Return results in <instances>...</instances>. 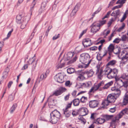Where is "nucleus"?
<instances>
[{
	"instance_id": "nucleus-45",
	"label": "nucleus",
	"mask_w": 128,
	"mask_h": 128,
	"mask_svg": "<svg viewBox=\"0 0 128 128\" xmlns=\"http://www.w3.org/2000/svg\"><path fill=\"white\" fill-rule=\"evenodd\" d=\"M72 103V102H71L70 103L66 105V108L64 110V112L67 111L68 109L71 107Z\"/></svg>"
},
{
	"instance_id": "nucleus-4",
	"label": "nucleus",
	"mask_w": 128,
	"mask_h": 128,
	"mask_svg": "<svg viewBox=\"0 0 128 128\" xmlns=\"http://www.w3.org/2000/svg\"><path fill=\"white\" fill-rule=\"evenodd\" d=\"M97 70L96 71V74L98 78L100 80H102L103 76L104 75L103 73V70L102 68L100 69V66H97L96 67Z\"/></svg>"
},
{
	"instance_id": "nucleus-8",
	"label": "nucleus",
	"mask_w": 128,
	"mask_h": 128,
	"mask_svg": "<svg viewBox=\"0 0 128 128\" xmlns=\"http://www.w3.org/2000/svg\"><path fill=\"white\" fill-rule=\"evenodd\" d=\"M30 18L29 17L26 16L24 17L22 20L21 24H22L20 26L21 29H24L26 27L28 21L30 20Z\"/></svg>"
},
{
	"instance_id": "nucleus-56",
	"label": "nucleus",
	"mask_w": 128,
	"mask_h": 128,
	"mask_svg": "<svg viewBox=\"0 0 128 128\" xmlns=\"http://www.w3.org/2000/svg\"><path fill=\"white\" fill-rule=\"evenodd\" d=\"M128 111V109L126 108L122 110L121 112L124 115L125 114H126Z\"/></svg>"
},
{
	"instance_id": "nucleus-24",
	"label": "nucleus",
	"mask_w": 128,
	"mask_h": 128,
	"mask_svg": "<svg viewBox=\"0 0 128 128\" xmlns=\"http://www.w3.org/2000/svg\"><path fill=\"white\" fill-rule=\"evenodd\" d=\"M111 90L112 91H113L114 92H115V91L118 92V94L116 93V95L117 96L119 97L120 94L121 93L119 89L117 88L116 87H114L112 88H111Z\"/></svg>"
},
{
	"instance_id": "nucleus-52",
	"label": "nucleus",
	"mask_w": 128,
	"mask_h": 128,
	"mask_svg": "<svg viewBox=\"0 0 128 128\" xmlns=\"http://www.w3.org/2000/svg\"><path fill=\"white\" fill-rule=\"evenodd\" d=\"M121 38V40L123 41H125L126 40L127 37L126 34H124L122 35Z\"/></svg>"
},
{
	"instance_id": "nucleus-48",
	"label": "nucleus",
	"mask_w": 128,
	"mask_h": 128,
	"mask_svg": "<svg viewBox=\"0 0 128 128\" xmlns=\"http://www.w3.org/2000/svg\"><path fill=\"white\" fill-rule=\"evenodd\" d=\"M80 4H77L75 6L73 10H74L76 12L80 8Z\"/></svg>"
},
{
	"instance_id": "nucleus-3",
	"label": "nucleus",
	"mask_w": 128,
	"mask_h": 128,
	"mask_svg": "<svg viewBox=\"0 0 128 128\" xmlns=\"http://www.w3.org/2000/svg\"><path fill=\"white\" fill-rule=\"evenodd\" d=\"M91 27V32L93 34L96 33L100 29V28L98 24V23L97 22L93 23L90 26Z\"/></svg>"
},
{
	"instance_id": "nucleus-5",
	"label": "nucleus",
	"mask_w": 128,
	"mask_h": 128,
	"mask_svg": "<svg viewBox=\"0 0 128 128\" xmlns=\"http://www.w3.org/2000/svg\"><path fill=\"white\" fill-rule=\"evenodd\" d=\"M118 70L116 68L111 69V71L110 72L108 76V78L109 79L115 78L117 76Z\"/></svg>"
},
{
	"instance_id": "nucleus-29",
	"label": "nucleus",
	"mask_w": 128,
	"mask_h": 128,
	"mask_svg": "<svg viewBox=\"0 0 128 128\" xmlns=\"http://www.w3.org/2000/svg\"><path fill=\"white\" fill-rule=\"evenodd\" d=\"M110 32L109 30L107 31L106 30H105L102 33L101 35L102 36H104V38H106Z\"/></svg>"
},
{
	"instance_id": "nucleus-42",
	"label": "nucleus",
	"mask_w": 128,
	"mask_h": 128,
	"mask_svg": "<svg viewBox=\"0 0 128 128\" xmlns=\"http://www.w3.org/2000/svg\"><path fill=\"white\" fill-rule=\"evenodd\" d=\"M14 98V96H13L12 95V94H11L9 96L8 101L9 102L12 101L13 100Z\"/></svg>"
},
{
	"instance_id": "nucleus-14",
	"label": "nucleus",
	"mask_w": 128,
	"mask_h": 128,
	"mask_svg": "<svg viewBox=\"0 0 128 128\" xmlns=\"http://www.w3.org/2000/svg\"><path fill=\"white\" fill-rule=\"evenodd\" d=\"M50 122L52 124H55L56 123L59 119L56 118L54 116L51 115V114H50Z\"/></svg>"
},
{
	"instance_id": "nucleus-11",
	"label": "nucleus",
	"mask_w": 128,
	"mask_h": 128,
	"mask_svg": "<svg viewBox=\"0 0 128 128\" xmlns=\"http://www.w3.org/2000/svg\"><path fill=\"white\" fill-rule=\"evenodd\" d=\"M99 102L97 100H91L89 102V105L91 108H94L97 106Z\"/></svg>"
},
{
	"instance_id": "nucleus-22",
	"label": "nucleus",
	"mask_w": 128,
	"mask_h": 128,
	"mask_svg": "<svg viewBox=\"0 0 128 128\" xmlns=\"http://www.w3.org/2000/svg\"><path fill=\"white\" fill-rule=\"evenodd\" d=\"M47 76L44 73L42 74L40 76L39 80L38 79L39 77L38 78V79L36 80V82H38L39 83L41 81L45 79L46 78Z\"/></svg>"
},
{
	"instance_id": "nucleus-21",
	"label": "nucleus",
	"mask_w": 128,
	"mask_h": 128,
	"mask_svg": "<svg viewBox=\"0 0 128 128\" xmlns=\"http://www.w3.org/2000/svg\"><path fill=\"white\" fill-rule=\"evenodd\" d=\"M111 69H112L110 68L107 67L104 69V70L103 71V73L104 74V75H107V76L108 78V76L111 71Z\"/></svg>"
},
{
	"instance_id": "nucleus-36",
	"label": "nucleus",
	"mask_w": 128,
	"mask_h": 128,
	"mask_svg": "<svg viewBox=\"0 0 128 128\" xmlns=\"http://www.w3.org/2000/svg\"><path fill=\"white\" fill-rule=\"evenodd\" d=\"M120 78L124 80H128V74L124 73L122 75Z\"/></svg>"
},
{
	"instance_id": "nucleus-53",
	"label": "nucleus",
	"mask_w": 128,
	"mask_h": 128,
	"mask_svg": "<svg viewBox=\"0 0 128 128\" xmlns=\"http://www.w3.org/2000/svg\"><path fill=\"white\" fill-rule=\"evenodd\" d=\"M128 86V81H125L123 82V83L122 86L126 88Z\"/></svg>"
},
{
	"instance_id": "nucleus-51",
	"label": "nucleus",
	"mask_w": 128,
	"mask_h": 128,
	"mask_svg": "<svg viewBox=\"0 0 128 128\" xmlns=\"http://www.w3.org/2000/svg\"><path fill=\"white\" fill-rule=\"evenodd\" d=\"M106 22V21L105 20H104L102 21H100L99 23H98V24L99 26L100 27L103 25L105 24Z\"/></svg>"
},
{
	"instance_id": "nucleus-19",
	"label": "nucleus",
	"mask_w": 128,
	"mask_h": 128,
	"mask_svg": "<svg viewBox=\"0 0 128 128\" xmlns=\"http://www.w3.org/2000/svg\"><path fill=\"white\" fill-rule=\"evenodd\" d=\"M124 115L121 112H120L112 120L113 122H118L120 118Z\"/></svg>"
},
{
	"instance_id": "nucleus-10",
	"label": "nucleus",
	"mask_w": 128,
	"mask_h": 128,
	"mask_svg": "<svg viewBox=\"0 0 128 128\" xmlns=\"http://www.w3.org/2000/svg\"><path fill=\"white\" fill-rule=\"evenodd\" d=\"M82 44L84 47H87L91 45L92 44L91 40L89 38H85L83 40Z\"/></svg>"
},
{
	"instance_id": "nucleus-44",
	"label": "nucleus",
	"mask_w": 128,
	"mask_h": 128,
	"mask_svg": "<svg viewBox=\"0 0 128 128\" xmlns=\"http://www.w3.org/2000/svg\"><path fill=\"white\" fill-rule=\"evenodd\" d=\"M116 62L115 60H112L110 61L108 64V65L112 66L115 64Z\"/></svg>"
},
{
	"instance_id": "nucleus-39",
	"label": "nucleus",
	"mask_w": 128,
	"mask_h": 128,
	"mask_svg": "<svg viewBox=\"0 0 128 128\" xmlns=\"http://www.w3.org/2000/svg\"><path fill=\"white\" fill-rule=\"evenodd\" d=\"M108 51L113 52L114 49V46L112 44H110L108 48Z\"/></svg>"
},
{
	"instance_id": "nucleus-31",
	"label": "nucleus",
	"mask_w": 128,
	"mask_h": 128,
	"mask_svg": "<svg viewBox=\"0 0 128 128\" xmlns=\"http://www.w3.org/2000/svg\"><path fill=\"white\" fill-rule=\"evenodd\" d=\"M113 115H105L103 116V118L105 121L106 120H108L110 119H111L113 117Z\"/></svg>"
},
{
	"instance_id": "nucleus-63",
	"label": "nucleus",
	"mask_w": 128,
	"mask_h": 128,
	"mask_svg": "<svg viewBox=\"0 0 128 128\" xmlns=\"http://www.w3.org/2000/svg\"><path fill=\"white\" fill-rule=\"evenodd\" d=\"M60 34H58L57 36L56 35L54 36H53L52 38V40H54L58 39L60 37Z\"/></svg>"
},
{
	"instance_id": "nucleus-27",
	"label": "nucleus",
	"mask_w": 128,
	"mask_h": 128,
	"mask_svg": "<svg viewBox=\"0 0 128 128\" xmlns=\"http://www.w3.org/2000/svg\"><path fill=\"white\" fill-rule=\"evenodd\" d=\"M116 80L118 85L119 86H122L123 83V81L122 80L120 79V78H116Z\"/></svg>"
},
{
	"instance_id": "nucleus-54",
	"label": "nucleus",
	"mask_w": 128,
	"mask_h": 128,
	"mask_svg": "<svg viewBox=\"0 0 128 128\" xmlns=\"http://www.w3.org/2000/svg\"><path fill=\"white\" fill-rule=\"evenodd\" d=\"M76 50L78 52H81L82 50V48L80 46H78L76 48Z\"/></svg>"
},
{
	"instance_id": "nucleus-13",
	"label": "nucleus",
	"mask_w": 128,
	"mask_h": 128,
	"mask_svg": "<svg viewBox=\"0 0 128 128\" xmlns=\"http://www.w3.org/2000/svg\"><path fill=\"white\" fill-rule=\"evenodd\" d=\"M24 14H18L16 17V22L18 24H21L22 20H21L22 18L24 17Z\"/></svg>"
},
{
	"instance_id": "nucleus-28",
	"label": "nucleus",
	"mask_w": 128,
	"mask_h": 128,
	"mask_svg": "<svg viewBox=\"0 0 128 128\" xmlns=\"http://www.w3.org/2000/svg\"><path fill=\"white\" fill-rule=\"evenodd\" d=\"M113 84V82L112 81H111L106 84L103 87V88L104 89H107L110 86H112Z\"/></svg>"
},
{
	"instance_id": "nucleus-62",
	"label": "nucleus",
	"mask_w": 128,
	"mask_h": 128,
	"mask_svg": "<svg viewBox=\"0 0 128 128\" xmlns=\"http://www.w3.org/2000/svg\"><path fill=\"white\" fill-rule=\"evenodd\" d=\"M116 111V107H114L113 108H110L109 111L111 112H114Z\"/></svg>"
},
{
	"instance_id": "nucleus-60",
	"label": "nucleus",
	"mask_w": 128,
	"mask_h": 128,
	"mask_svg": "<svg viewBox=\"0 0 128 128\" xmlns=\"http://www.w3.org/2000/svg\"><path fill=\"white\" fill-rule=\"evenodd\" d=\"M103 57L102 55H100V54L97 56V58L98 60L100 61L101 60Z\"/></svg>"
},
{
	"instance_id": "nucleus-38",
	"label": "nucleus",
	"mask_w": 128,
	"mask_h": 128,
	"mask_svg": "<svg viewBox=\"0 0 128 128\" xmlns=\"http://www.w3.org/2000/svg\"><path fill=\"white\" fill-rule=\"evenodd\" d=\"M82 85L83 86L85 87H88L91 86L92 84L91 82H88L86 83H83Z\"/></svg>"
},
{
	"instance_id": "nucleus-49",
	"label": "nucleus",
	"mask_w": 128,
	"mask_h": 128,
	"mask_svg": "<svg viewBox=\"0 0 128 128\" xmlns=\"http://www.w3.org/2000/svg\"><path fill=\"white\" fill-rule=\"evenodd\" d=\"M72 85V83H70V80L66 81L65 82V85L66 86L70 87Z\"/></svg>"
},
{
	"instance_id": "nucleus-41",
	"label": "nucleus",
	"mask_w": 128,
	"mask_h": 128,
	"mask_svg": "<svg viewBox=\"0 0 128 128\" xmlns=\"http://www.w3.org/2000/svg\"><path fill=\"white\" fill-rule=\"evenodd\" d=\"M114 50H113V52L114 54H119L120 51V48H116L114 49Z\"/></svg>"
},
{
	"instance_id": "nucleus-37",
	"label": "nucleus",
	"mask_w": 128,
	"mask_h": 128,
	"mask_svg": "<svg viewBox=\"0 0 128 128\" xmlns=\"http://www.w3.org/2000/svg\"><path fill=\"white\" fill-rule=\"evenodd\" d=\"M75 71L74 68H68L67 70V72L69 74H71L74 73Z\"/></svg>"
},
{
	"instance_id": "nucleus-18",
	"label": "nucleus",
	"mask_w": 128,
	"mask_h": 128,
	"mask_svg": "<svg viewBox=\"0 0 128 128\" xmlns=\"http://www.w3.org/2000/svg\"><path fill=\"white\" fill-rule=\"evenodd\" d=\"M80 72V71H78L77 72V74H79L78 76L76 78L77 80L78 81H81L85 78V77L82 75V73Z\"/></svg>"
},
{
	"instance_id": "nucleus-15",
	"label": "nucleus",
	"mask_w": 128,
	"mask_h": 128,
	"mask_svg": "<svg viewBox=\"0 0 128 128\" xmlns=\"http://www.w3.org/2000/svg\"><path fill=\"white\" fill-rule=\"evenodd\" d=\"M64 55L62 58L60 60V63L56 66V68L59 69L61 68L64 66Z\"/></svg>"
},
{
	"instance_id": "nucleus-12",
	"label": "nucleus",
	"mask_w": 128,
	"mask_h": 128,
	"mask_svg": "<svg viewBox=\"0 0 128 128\" xmlns=\"http://www.w3.org/2000/svg\"><path fill=\"white\" fill-rule=\"evenodd\" d=\"M107 99L109 100V101L110 103H111L114 102L117 98L112 94H109L107 96Z\"/></svg>"
},
{
	"instance_id": "nucleus-64",
	"label": "nucleus",
	"mask_w": 128,
	"mask_h": 128,
	"mask_svg": "<svg viewBox=\"0 0 128 128\" xmlns=\"http://www.w3.org/2000/svg\"><path fill=\"white\" fill-rule=\"evenodd\" d=\"M35 59L34 58L33 60L31 62H30L31 60V59H30L27 62V63L28 64H32L33 62L35 61Z\"/></svg>"
},
{
	"instance_id": "nucleus-16",
	"label": "nucleus",
	"mask_w": 128,
	"mask_h": 128,
	"mask_svg": "<svg viewBox=\"0 0 128 128\" xmlns=\"http://www.w3.org/2000/svg\"><path fill=\"white\" fill-rule=\"evenodd\" d=\"M51 115L54 116L56 118L59 119L60 117L61 114L59 112L56 110H55L52 112L51 113Z\"/></svg>"
},
{
	"instance_id": "nucleus-1",
	"label": "nucleus",
	"mask_w": 128,
	"mask_h": 128,
	"mask_svg": "<svg viewBox=\"0 0 128 128\" xmlns=\"http://www.w3.org/2000/svg\"><path fill=\"white\" fill-rule=\"evenodd\" d=\"M90 58V55L87 53H84L80 54V60L84 64L82 66V67L86 68L88 66L92 61V60H89Z\"/></svg>"
},
{
	"instance_id": "nucleus-58",
	"label": "nucleus",
	"mask_w": 128,
	"mask_h": 128,
	"mask_svg": "<svg viewBox=\"0 0 128 128\" xmlns=\"http://www.w3.org/2000/svg\"><path fill=\"white\" fill-rule=\"evenodd\" d=\"M111 11H109L106 14L105 16L103 18H102V19L103 20L106 18L108 17L109 16L110 14L111 13Z\"/></svg>"
},
{
	"instance_id": "nucleus-46",
	"label": "nucleus",
	"mask_w": 128,
	"mask_h": 128,
	"mask_svg": "<svg viewBox=\"0 0 128 128\" xmlns=\"http://www.w3.org/2000/svg\"><path fill=\"white\" fill-rule=\"evenodd\" d=\"M13 29L12 28L11 30L10 31L8 32L7 35V37L5 38L3 40H4L6 39H7L10 36L12 32H13Z\"/></svg>"
},
{
	"instance_id": "nucleus-43",
	"label": "nucleus",
	"mask_w": 128,
	"mask_h": 128,
	"mask_svg": "<svg viewBox=\"0 0 128 128\" xmlns=\"http://www.w3.org/2000/svg\"><path fill=\"white\" fill-rule=\"evenodd\" d=\"M125 24L124 23H122V26L120 27L117 30V31L120 32L122 31L124 28L125 27Z\"/></svg>"
},
{
	"instance_id": "nucleus-20",
	"label": "nucleus",
	"mask_w": 128,
	"mask_h": 128,
	"mask_svg": "<svg viewBox=\"0 0 128 128\" xmlns=\"http://www.w3.org/2000/svg\"><path fill=\"white\" fill-rule=\"evenodd\" d=\"M128 53L125 50H123L121 56H123L122 57V60H126L128 58Z\"/></svg>"
},
{
	"instance_id": "nucleus-30",
	"label": "nucleus",
	"mask_w": 128,
	"mask_h": 128,
	"mask_svg": "<svg viewBox=\"0 0 128 128\" xmlns=\"http://www.w3.org/2000/svg\"><path fill=\"white\" fill-rule=\"evenodd\" d=\"M17 106V104L16 103L14 104L12 106L10 110V113H12L15 110Z\"/></svg>"
},
{
	"instance_id": "nucleus-55",
	"label": "nucleus",
	"mask_w": 128,
	"mask_h": 128,
	"mask_svg": "<svg viewBox=\"0 0 128 128\" xmlns=\"http://www.w3.org/2000/svg\"><path fill=\"white\" fill-rule=\"evenodd\" d=\"M121 40L120 38H115L113 41V42L114 43L118 44L120 42Z\"/></svg>"
},
{
	"instance_id": "nucleus-26",
	"label": "nucleus",
	"mask_w": 128,
	"mask_h": 128,
	"mask_svg": "<svg viewBox=\"0 0 128 128\" xmlns=\"http://www.w3.org/2000/svg\"><path fill=\"white\" fill-rule=\"evenodd\" d=\"M9 71V70L8 69V67H7L6 68L3 74V76H2V77L4 78H7Z\"/></svg>"
},
{
	"instance_id": "nucleus-35",
	"label": "nucleus",
	"mask_w": 128,
	"mask_h": 128,
	"mask_svg": "<svg viewBox=\"0 0 128 128\" xmlns=\"http://www.w3.org/2000/svg\"><path fill=\"white\" fill-rule=\"evenodd\" d=\"M72 102H73V104L75 106H78L79 104L80 100L78 98L75 99Z\"/></svg>"
},
{
	"instance_id": "nucleus-17",
	"label": "nucleus",
	"mask_w": 128,
	"mask_h": 128,
	"mask_svg": "<svg viewBox=\"0 0 128 128\" xmlns=\"http://www.w3.org/2000/svg\"><path fill=\"white\" fill-rule=\"evenodd\" d=\"M79 111L81 112V114L82 116H85L87 115L88 112V110L86 108H80Z\"/></svg>"
},
{
	"instance_id": "nucleus-6",
	"label": "nucleus",
	"mask_w": 128,
	"mask_h": 128,
	"mask_svg": "<svg viewBox=\"0 0 128 128\" xmlns=\"http://www.w3.org/2000/svg\"><path fill=\"white\" fill-rule=\"evenodd\" d=\"M64 76L61 74V73L57 74L54 77V79L57 82L60 83H62L64 82Z\"/></svg>"
},
{
	"instance_id": "nucleus-40",
	"label": "nucleus",
	"mask_w": 128,
	"mask_h": 128,
	"mask_svg": "<svg viewBox=\"0 0 128 128\" xmlns=\"http://www.w3.org/2000/svg\"><path fill=\"white\" fill-rule=\"evenodd\" d=\"M77 57L76 56H75L73 59L68 62V65H70V64H72L76 62L77 59Z\"/></svg>"
},
{
	"instance_id": "nucleus-32",
	"label": "nucleus",
	"mask_w": 128,
	"mask_h": 128,
	"mask_svg": "<svg viewBox=\"0 0 128 128\" xmlns=\"http://www.w3.org/2000/svg\"><path fill=\"white\" fill-rule=\"evenodd\" d=\"M75 54L74 52H68L66 54V55L67 56V59L68 60L71 58Z\"/></svg>"
},
{
	"instance_id": "nucleus-47",
	"label": "nucleus",
	"mask_w": 128,
	"mask_h": 128,
	"mask_svg": "<svg viewBox=\"0 0 128 128\" xmlns=\"http://www.w3.org/2000/svg\"><path fill=\"white\" fill-rule=\"evenodd\" d=\"M52 26H50L48 27V29L46 32L45 35L47 37L50 30L52 28Z\"/></svg>"
},
{
	"instance_id": "nucleus-59",
	"label": "nucleus",
	"mask_w": 128,
	"mask_h": 128,
	"mask_svg": "<svg viewBox=\"0 0 128 128\" xmlns=\"http://www.w3.org/2000/svg\"><path fill=\"white\" fill-rule=\"evenodd\" d=\"M126 0H118L116 2V4H123L125 2V1Z\"/></svg>"
},
{
	"instance_id": "nucleus-34",
	"label": "nucleus",
	"mask_w": 128,
	"mask_h": 128,
	"mask_svg": "<svg viewBox=\"0 0 128 128\" xmlns=\"http://www.w3.org/2000/svg\"><path fill=\"white\" fill-rule=\"evenodd\" d=\"M105 122V120L104 118H98L96 120V122L100 124L104 123Z\"/></svg>"
},
{
	"instance_id": "nucleus-7",
	"label": "nucleus",
	"mask_w": 128,
	"mask_h": 128,
	"mask_svg": "<svg viewBox=\"0 0 128 128\" xmlns=\"http://www.w3.org/2000/svg\"><path fill=\"white\" fill-rule=\"evenodd\" d=\"M48 106L50 107L51 106H55L57 104V100L53 98V96H50L48 99Z\"/></svg>"
},
{
	"instance_id": "nucleus-50",
	"label": "nucleus",
	"mask_w": 128,
	"mask_h": 128,
	"mask_svg": "<svg viewBox=\"0 0 128 128\" xmlns=\"http://www.w3.org/2000/svg\"><path fill=\"white\" fill-rule=\"evenodd\" d=\"M46 2H43L41 4V8L43 9H44V8L46 6Z\"/></svg>"
},
{
	"instance_id": "nucleus-61",
	"label": "nucleus",
	"mask_w": 128,
	"mask_h": 128,
	"mask_svg": "<svg viewBox=\"0 0 128 128\" xmlns=\"http://www.w3.org/2000/svg\"><path fill=\"white\" fill-rule=\"evenodd\" d=\"M97 47L96 46H94L93 47H91L90 48V50L92 51H95L97 50Z\"/></svg>"
},
{
	"instance_id": "nucleus-57",
	"label": "nucleus",
	"mask_w": 128,
	"mask_h": 128,
	"mask_svg": "<svg viewBox=\"0 0 128 128\" xmlns=\"http://www.w3.org/2000/svg\"><path fill=\"white\" fill-rule=\"evenodd\" d=\"M81 102H84L87 100V98L84 96H82L80 99Z\"/></svg>"
},
{
	"instance_id": "nucleus-33",
	"label": "nucleus",
	"mask_w": 128,
	"mask_h": 128,
	"mask_svg": "<svg viewBox=\"0 0 128 128\" xmlns=\"http://www.w3.org/2000/svg\"><path fill=\"white\" fill-rule=\"evenodd\" d=\"M110 102L109 101V100L107 99V98L106 99H105L103 101L102 103V104L104 105V106H108Z\"/></svg>"
},
{
	"instance_id": "nucleus-2",
	"label": "nucleus",
	"mask_w": 128,
	"mask_h": 128,
	"mask_svg": "<svg viewBox=\"0 0 128 128\" xmlns=\"http://www.w3.org/2000/svg\"><path fill=\"white\" fill-rule=\"evenodd\" d=\"M104 84V82L102 81L97 84H94L89 91L88 94H90L91 93H94L98 90L101 86H102Z\"/></svg>"
},
{
	"instance_id": "nucleus-9",
	"label": "nucleus",
	"mask_w": 128,
	"mask_h": 128,
	"mask_svg": "<svg viewBox=\"0 0 128 128\" xmlns=\"http://www.w3.org/2000/svg\"><path fill=\"white\" fill-rule=\"evenodd\" d=\"M64 92V87H60L58 90H56L53 93V94L51 96H58Z\"/></svg>"
},
{
	"instance_id": "nucleus-25",
	"label": "nucleus",
	"mask_w": 128,
	"mask_h": 128,
	"mask_svg": "<svg viewBox=\"0 0 128 128\" xmlns=\"http://www.w3.org/2000/svg\"><path fill=\"white\" fill-rule=\"evenodd\" d=\"M128 102V91L126 92L123 100L124 105H125Z\"/></svg>"
},
{
	"instance_id": "nucleus-23",
	"label": "nucleus",
	"mask_w": 128,
	"mask_h": 128,
	"mask_svg": "<svg viewBox=\"0 0 128 128\" xmlns=\"http://www.w3.org/2000/svg\"><path fill=\"white\" fill-rule=\"evenodd\" d=\"M84 74H87L88 77H90L92 76L94 74V72L91 69L88 71H85Z\"/></svg>"
}]
</instances>
